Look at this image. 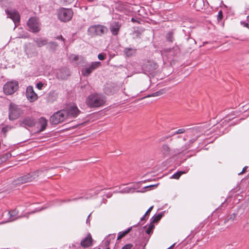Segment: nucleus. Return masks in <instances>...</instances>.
I'll return each instance as SVG.
<instances>
[{"label": "nucleus", "mask_w": 249, "mask_h": 249, "mask_svg": "<svg viewBox=\"0 0 249 249\" xmlns=\"http://www.w3.org/2000/svg\"><path fill=\"white\" fill-rule=\"evenodd\" d=\"M92 240L91 235L89 234L86 238L81 241V245L85 248L89 247L92 244Z\"/></svg>", "instance_id": "nucleus-18"}, {"label": "nucleus", "mask_w": 249, "mask_h": 249, "mask_svg": "<svg viewBox=\"0 0 249 249\" xmlns=\"http://www.w3.org/2000/svg\"><path fill=\"white\" fill-rule=\"evenodd\" d=\"M106 249H110V248H107Z\"/></svg>", "instance_id": "nucleus-60"}, {"label": "nucleus", "mask_w": 249, "mask_h": 249, "mask_svg": "<svg viewBox=\"0 0 249 249\" xmlns=\"http://www.w3.org/2000/svg\"><path fill=\"white\" fill-rule=\"evenodd\" d=\"M133 247V245L131 244H128L124 245L122 249H131Z\"/></svg>", "instance_id": "nucleus-35"}, {"label": "nucleus", "mask_w": 249, "mask_h": 249, "mask_svg": "<svg viewBox=\"0 0 249 249\" xmlns=\"http://www.w3.org/2000/svg\"><path fill=\"white\" fill-rule=\"evenodd\" d=\"M154 228V224L151 222L146 231V233H147L148 234H150V233H151Z\"/></svg>", "instance_id": "nucleus-29"}, {"label": "nucleus", "mask_w": 249, "mask_h": 249, "mask_svg": "<svg viewBox=\"0 0 249 249\" xmlns=\"http://www.w3.org/2000/svg\"><path fill=\"white\" fill-rule=\"evenodd\" d=\"M106 55L103 53H100L98 55V58L100 60H103L105 58Z\"/></svg>", "instance_id": "nucleus-34"}, {"label": "nucleus", "mask_w": 249, "mask_h": 249, "mask_svg": "<svg viewBox=\"0 0 249 249\" xmlns=\"http://www.w3.org/2000/svg\"><path fill=\"white\" fill-rule=\"evenodd\" d=\"M165 92H166V90L165 89H161L157 92H155L152 94L148 95L145 97L159 96H160L161 95L164 94L165 93Z\"/></svg>", "instance_id": "nucleus-20"}, {"label": "nucleus", "mask_w": 249, "mask_h": 249, "mask_svg": "<svg viewBox=\"0 0 249 249\" xmlns=\"http://www.w3.org/2000/svg\"><path fill=\"white\" fill-rule=\"evenodd\" d=\"M175 244L172 245L171 246H170L168 249H172V248L174 246Z\"/></svg>", "instance_id": "nucleus-50"}, {"label": "nucleus", "mask_w": 249, "mask_h": 249, "mask_svg": "<svg viewBox=\"0 0 249 249\" xmlns=\"http://www.w3.org/2000/svg\"><path fill=\"white\" fill-rule=\"evenodd\" d=\"M197 139V137H196L195 138H193L192 139L190 140V141H189L190 143H193L195 141H196V140Z\"/></svg>", "instance_id": "nucleus-45"}, {"label": "nucleus", "mask_w": 249, "mask_h": 249, "mask_svg": "<svg viewBox=\"0 0 249 249\" xmlns=\"http://www.w3.org/2000/svg\"><path fill=\"white\" fill-rule=\"evenodd\" d=\"M195 132H196V129H192L190 131H189L188 133V136H191L192 135V134H194Z\"/></svg>", "instance_id": "nucleus-41"}, {"label": "nucleus", "mask_w": 249, "mask_h": 249, "mask_svg": "<svg viewBox=\"0 0 249 249\" xmlns=\"http://www.w3.org/2000/svg\"><path fill=\"white\" fill-rule=\"evenodd\" d=\"M169 137H170V136H167L166 137H162L159 140V141H160V142H161L165 141L167 139L169 138Z\"/></svg>", "instance_id": "nucleus-44"}, {"label": "nucleus", "mask_w": 249, "mask_h": 249, "mask_svg": "<svg viewBox=\"0 0 249 249\" xmlns=\"http://www.w3.org/2000/svg\"><path fill=\"white\" fill-rule=\"evenodd\" d=\"M95 194H96L95 193V192H94V193H91L90 194V195H95Z\"/></svg>", "instance_id": "nucleus-52"}, {"label": "nucleus", "mask_w": 249, "mask_h": 249, "mask_svg": "<svg viewBox=\"0 0 249 249\" xmlns=\"http://www.w3.org/2000/svg\"><path fill=\"white\" fill-rule=\"evenodd\" d=\"M67 111L64 110H60L54 113L50 118L52 124H56L62 122L67 119Z\"/></svg>", "instance_id": "nucleus-7"}, {"label": "nucleus", "mask_w": 249, "mask_h": 249, "mask_svg": "<svg viewBox=\"0 0 249 249\" xmlns=\"http://www.w3.org/2000/svg\"><path fill=\"white\" fill-rule=\"evenodd\" d=\"M67 111V118H72L76 117L80 113V111L75 105H71L64 109Z\"/></svg>", "instance_id": "nucleus-11"}, {"label": "nucleus", "mask_w": 249, "mask_h": 249, "mask_svg": "<svg viewBox=\"0 0 249 249\" xmlns=\"http://www.w3.org/2000/svg\"><path fill=\"white\" fill-rule=\"evenodd\" d=\"M35 119L32 117H26L20 122V125L25 127H33L35 125Z\"/></svg>", "instance_id": "nucleus-13"}, {"label": "nucleus", "mask_w": 249, "mask_h": 249, "mask_svg": "<svg viewBox=\"0 0 249 249\" xmlns=\"http://www.w3.org/2000/svg\"><path fill=\"white\" fill-rule=\"evenodd\" d=\"M243 229L249 232V223L247 222L243 225Z\"/></svg>", "instance_id": "nucleus-33"}, {"label": "nucleus", "mask_w": 249, "mask_h": 249, "mask_svg": "<svg viewBox=\"0 0 249 249\" xmlns=\"http://www.w3.org/2000/svg\"><path fill=\"white\" fill-rule=\"evenodd\" d=\"M133 190V188H129V187H125L123 189L121 190L120 191V193H129L131 192V191Z\"/></svg>", "instance_id": "nucleus-31"}, {"label": "nucleus", "mask_w": 249, "mask_h": 249, "mask_svg": "<svg viewBox=\"0 0 249 249\" xmlns=\"http://www.w3.org/2000/svg\"><path fill=\"white\" fill-rule=\"evenodd\" d=\"M101 66V63L97 61L92 62L89 64H87L82 68V74L84 76L88 77L93 71L99 68Z\"/></svg>", "instance_id": "nucleus-4"}, {"label": "nucleus", "mask_w": 249, "mask_h": 249, "mask_svg": "<svg viewBox=\"0 0 249 249\" xmlns=\"http://www.w3.org/2000/svg\"><path fill=\"white\" fill-rule=\"evenodd\" d=\"M183 140L186 141V138H184Z\"/></svg>", "instance_id": "nucleus-58"}, {"label": "nucleus", "mask_w": 249, "mask_h": 249, "mask_svg": "<svg viewBox=\"0 0 249 249\" xmlns=\"http://www.w3.org/2000/svg\"><path fill=\"white\" fill-rule=\"evenodd\" d=\"M11 157V154L9 153H7L4 154L1 158H0V160H1L2 163L6 161L8 159Z\"/></svg>", "instance_id": "nucleus-25"}, {"label": "nucleus", "mask_w": 249, "mask_h": 249, "mask_svg": "<svg viewBox=\"0 0 249 249\" xmlns=\"http://www.w3.org/2000/svg\"><path fill=\"white\" fill-rule=\"evenodd\" d=\"M124 53L127 56H130L135 53V50L131 48H126L124 50Z\"/></svg>", "instance_id": "nucleus-22"}, {"label": "nucleus", "mask_w": 249, "mask_h": 249, "mask_svg": "<svg viewBox=\"0 0 249 249\" xmlns=\"http://www.w3.org/2000/svg\"><path fill=\"white\" fill-rule=\"evenodd\" d=\"M27 26L29 30L33 33H37L40 30V24L36 18H30L27 22Z\"/></svg>", "instance_id": "nucleus-10"}, {"label": "nucleus", "mask_w": 249, "mask_h": 249, "mask_svg": "<svg viewBox=\"0 0 249 249\" xmlns=\"http://www.w3.org/2000/svg\"><path fill=\"white\" fill-rule=\"evenodd\" d=\"M89 216H90V214H89V215H88V218H89ZM88 219H89V218H88V219H87V223L88 222Z\"/></svg>", "instance_id": "nucleus-53"}, {"label": "nucleus", "mask_w": 249, "mask_h": 249, "mask_svg": "<svg viewBox=\"0 0 249 249\" xmlns=\"http://www.w3.org/2000/svg\"><path fill=\"white\" fill-rule=\"evenodd\" d=\"M88 1H93V0H88Z\"/></svg>", "instance_id": "nucleus-55"}, {"label": "nucleus", "mask_w": 249, "mask_h": 249, "mask_svg": "<svg viewBox=\"0 0 249 249\" xmlns=\"http://www.w3.org/2000/svg\"><path fill=\"white\" fill-rule=\"evenodd\" d=\"M199 1L198 0H197L196 2L195 3V4H196L197 2H198Z\"/></svg>", "instance_id": "nucleus-54"}, {"label": "nucleus", "mask_w": 249, "mask_h": 249, "mask_svg": "<svg viewBox=\"0 0 249 249\" xmlns=\"http://www.w3.org/2000/svg\"><path fill=\"white\" fill-rule=\"evenodd\" d=\"M64 71L66 73V74L65 75H60V77L61 79H65L66 77L69 75V71L66 69H62L60 70V73H62V71Z\"/></svg>", "instance_id": "nucleus-30"}, {"label": "nucleus", "mask_w": 249, "mask_h": 249, "mask_svg": "<svg viewBox=\"0 0 249 249\" xmlns=\"http://www.w3.org/2000/svg\"><path fill=\"white\" fill-rule=\"evenodd\" d=\"M23 114L22 110L18 107L14 103H11L9 105V118L11 120H14L18 118Z\"/></svg>", "instance_id": "nucleus-6"}, {"label": "nucleus", "mask_w": 249, "mask_h": 249, "mask_svg": "<svg viewBox=\"0 0 249 249\" xmlns=\"http://www.w3.org/2000/svg\"><path fill=\"white\" fill-rule=\"evenodd\" d=\"M39 123L41 126L39 131H43L47 125V120L45 118L41 117L39 120Z\"/></svg>", "instance_id": "nucleus-19"}, {"label": "nucleus", "mask_w": 249, "mask_h": 249, "mask_svg": "<svg viewBox=\"0 0 249 249\" xmlns=\"http://www.w3.org/2000/svg\"><path fill=\"white\" fill-rule=\"evenodd\" d=\"M132 21H134V19H133V18H132Z\"/></svg>", "instance_id": "nucleus-59"}, {"label": "nucleus", "mask_w": 249, "mask_h": 249, "mask_svg": "<svg viewBox=\"0 0 249 249\" xmlns=\"http://www.w3.org/2000/svg\"><path fill=\"white\" fill-rule=\"evenodd\" d=\"M186 172L185 171H179L178 172L174 174H173L171 177L172 178L174 179H178L181 175L183 174H185Z\"/></svg>", "instance_id": "nucleus-26"}, {"label": "nucleus", "mask_w": 249, "mask_h": 249, "mask_svg": "<svg viewBox=\"0 0 249 249\" xmlns=\"http://www.w3.org/2000/svg\"><path fill=\"white\" fill-rule=\"evenodd\" d=\"M153 206H151L148 209V210L146 211V212L145 213V215H146L147 214H148L149 213H150V212L152 211V210L153 209Z\"/></svg>", "instance_id": "nucleus-43"}, {"label": "nucleus", "mask_w": 249, "mask_h": 249, "mask_svg": "<svg viewBox=\"0 0 249 249\" xmlns=\"http://www.w3.org/2000/svg\"><path fill=\"white\" fill-rule=\"evenodd\" d=\"M58 18L63 22L70 21L73 16V11L71 9L61 8L57 11Z\"/></svg>", "instance_id": "nucleus-5"}, {"label": "nucleus", "mask_w": 249, "mask_h": 249, "mask_svg": "<svg viewBox=\"0 0 249 249\" xmlns=\"http://www.w3.org/2000/svg\"><path fill=\"white\" fill-rule=\"evenodd\" d=\"M157 186V184H155V185H150V186H149V187H156Z\"/></svg>", "instance_id": "nucleus-51"}, {"label": "nucleus", "mask_w": 249, "mask_h": 249, "mask_svg": "<svg viewBox=\"0 0 249 249\" xmlns=\"http://www.w3.org/2000/svg\"><path fill=\"white\" fill-rule=\"evenodd\" d=\"M241 24L245 27H248L249 24L244 22L241 21Z\"/></svg>", "instance_id": "nucleus-46"}, {"label": "nucleus", "mask_w": 249, "mask_h": 249, "mask_svg": "<svg viewBox=\"0 0 249 249\" xmlns=\"http://www.w3.org/2000/svg\"><path fill=\"white\" fill-rule=\"evenodd\" d=\"M62 2H63L65 4H71V3L74 0H61Z\"/></svg>", "instance_id": "nucleus-38"}, {"label": "nucleus", "mask_w": 249, "mask_h": 249, "mask_svg": "<svg viewBox=\"0 0 249 249\" xmlns=\"http://www.w3.org/2000/svg\"><path fill=\"white\" fill-rule=\"evenodd\" d=\"M26 96L28 100L33 102L37 99L38 96L33 89L32 86H28L26 89Z\"/></svg>", "instance_id": "nucleus-12"}, {"label": "nucleus", "mask_w": 249, "mask_h": 249, "mask_svg": "<svg viewBox=\"0 0 249 249\" xmlns=\"http://www.w3.org/2000/svg\"><path fill=\"white\" fill-rule=\"evenodd\" d=\"M167 40L169 42H173L174 40V34L172 32H168L166 35Z\"/></svg>", "instance_id": "nucleus-24"}, {"label": "nucleus", "mask_w": 249, "mask_h": 249, "mask_svg": "<svg viewBox=\"0 0 249 249\" xmlns=\"http://www.w3.org/2000/svg\"><path fill=\"white\" fill-rule=\"evenodd\" d=\"M36 45L38 47H41L47 44V40L41 38L37 39L36 40Z\"/></svg>", "instance_id": "nucleus-23"}, {"label": "nucleus", "mask_w": 249, "mask_h": 249, "mask_svg": "<svg viewBox=\"0 0 249 249\" xmlns=\"http://www.w3.org/2000/svg\"><path fill=\"white\" fill-rule=\"evenodd\" d=\"M6 13L9 17L11 18L15 23L19 22L20 17L18 12L16 11H7Z\"/></svg>", "instance_id": "nucleus-15"}, {"label": "nucleus", "mask_w": 249, "mask_h": 249, "mask_svg": "<svg viewBox=\"0 0 249 249\" xmlns=\"http://www.w3.org/2000/svg\"><path fill=\"white\" fill-rule=\"evenodd\" d=\"M56 38L58 39H61L63 42H64L65 41V39L62 36H57Z\"/></svg>", "instance_id": "nucleus-47"}, {"label": "nucleus", "mask_w": 249, "mask_h": 249, "mask_svg": "<svg viewBox=\"0 0 249 249\" xmlns=\"http://www.w3.org/2000/svg\"><path fill=\"white\" fill-rule=\"evenodd\" d=\"M43 86V84L41 82H39V83H37L36 86V88L39 90L42 89Z\"/></svg>", "instance_id": "nucleus-39"}, {"label": "nucleus", "mask_w": 249, "mask_h": 249, "mask_svg": "<svg viewBox=\"0 0 249 249\" xmlns=\"http://www.w3.org/2000/svg\"><path fill=\"white\" fill-rule=\"evenodd\" d=\"M185 131V130L184 128H180L178 129L177 131L175 132L173 135H176V134H182Z\"/></svg>", "instance_id": "nucleus-32"}, {"label": "nucleus", "mask_w": 249, "mask_h": 249, "mask_svg": "<svg viewBox=\"0 0 249 249\" xmlns=\"http://www.w3.org/2000/svg\"><path fill=\"white\" fill-rule=\"evenodd\" d=\"M189 148V144L186 143L184 145V146H183L181 148L180 150L181 152H183V151L188 149Z\"/></svg>", "instance_id": "nucleus-36"}, {"label": "nucleus", "mask_w": 249, "mask_h": 249, "mask_svg": "<svg viewBox=\"0 0 249 249\" xmlns=\"http://www.w3.org/2000/svg\"><path fill=\"white\" fill-rule=\"evenodd\" d=\"M158 67V64L153 61H147L145 62L142 66V70L144 73L148 75L153 73Z\"/></svg>", "instance_id": "nucleus-8"}, {"label": "nucleus", "mask_w": 249, "mask_h": 249, "mask_svg": "<svg viewBox=\"0 0 249 249\" xmlns=\"http://www.w3.org/2000/svg\"><path fill=\"white\" fill-rule=\"evenodd\" d=\"M171 151V148L167 144H163L160 149V152L164 158L170 155Z\"/></svg>", "instance_id": "nucleus-16"}, {"label": "nucleus", "mask_w": 249, "mask_h": 249, "mask_svg": "<svg viewBox=\"0 0 249 249\" xmlns=\"http://www.w3.org/2000/svg\"><path fill=\"white\" fill-rule=\"evenodd\" d=\"M18 88V83L12 81L6 83L3 87V91L7 95L13 94Z\"/></svg>", "instance_id": "nucleus-9"}, {"label": "nucleus", "mask_w": 249, "mask_h": 249, "mask_svg": "<svg viewBox=\"0 0 249 249\" xmlns=\"http://www.w3.org/2000/svg\"><path fill=\"white\" fill-rule=\"evenodd\" d=\"M131 230H132V227H129L125 231L119 232L118 236L117 237V240H120L123 237L125 236L127 234H128L131 231Z\"/></svg>", "instance_id": "nucleus-21"}, {"label": "nucleus", "mask_w": 249, "mask_h": 249, "mask_svg": "<svg viewBox=\"0 0 249 249\" xmlns=\"http://www.w3.org/2000/svg\"><path fill=\"white\" fill-rule=\"evenodd\" d=\"M121 24L119 22L113 21L110 25V30L112 34L114 36H116L118 34Z\"/></svg>", "instance_id": "nucleus-14"}, {"label": "nucleus", "mask_w": 249, "mask_h": 249, "mask_svg": "<svg viewBox=\"0 0 249 249\" xmlns=\"http://www.w3.org/2000/svg\"><path fill=\"white\" fill-rule=\"evenodd\" d=\"M44 208H41V209H39L38 211H41V210H43Z\"/></svg>", "instance_id": "nucleus-56"}, {"label": "nucleus", "mask_w": 249, "mask_h": 249, "mask_svg": "<svg viewBox=\"0 0 249 249\" xmlns=\"http://www.w3.org/2000/svg\"><path fill=\"white\" fill-rule=\"evenodd\" d=\"M108 32L107 28L102 25L90 26L88 29V32L90 35L101 36Z\"/></svg>", "instance_id": "nucleus-3"}, {"label": "nucleus", "mask_w": 249, "mask_h": 249, "mask_svg": "<svg viewBox=\"0 0 249 249\" xmlns=\"http://www.w3.org/2000/svg\"><path fill=\"white\" fill-rule=\"evenodd\" d=\"M18 213V212L16 209L9 211L8 213L9 216V218L4 223L12 222L18 219V217H17V215Z\"/></svg>", "instance_id": "nucleus-17"}, {"label": "nucleus", "mask_w": 249, "mask_h": 249, "mask_svg": "<svg viewBox=\"0 0 249 249\" xmlns=\"http://www.w3.org/2000/svg\"><path fill=\"white\" fill-rule=\"evenodd\" d=\"M41 172V171H36L18 178L13 181V184L14 185H18L32 181L36 178L39 176V173Z\"/></svg>", "instance_id": "nucleus-2"}, {"label": "nucleus", "mask_w": 249, "mask_h": 249, "mask_svg": "<svg viewBox=\"0 0 249 249\" xmlns=\"http://www.w3.org/2000/svg\"><path fill=\"white\" fill-rule=\"evenodd\" d=\"M146 216V215H145V214L141 218V221H143V220H144V218H145V217Z\"/></svg>", "instance_id": "nucleus-49"}, {"label": "nucleus", "mask_w": 249, "mask_h": 249, "mask_svg": "<svg viewBox=\"0 0 249 249\" xmlns=\"http://www.w3.org/2000/svg\"><path fill=\"white\" fill-rule=\"evenodd\" d=\"M105 98L99 94H91L86 99V104L90 107H97L103 106L105 103Z\"/></svg>", "instance_id": "nucleus-1"}, {"label": "nucleus", "mask_w": 249, "mask_h": 249, "mask_svg": "<svg viewBox=\"0 0 249 249\" xmlns=\"http://www.w3.org/2000/svg\"><path fill=\"white\" fill-rule=\"evenodd\" d=\"M223 17L222 12L221 11H219L217 15V19L218 20H221Z\"/></svg>", "instance_id": "nucleus-37"}, {"label": "nucleus", "mask_w": 249, "mask_h": 249, "mask_svg": "<svg viewBox=\"0 0 249 249\" xmlns=\"http://www.w3.org/2000/svg\"><path fill=\"white\" fill-rule=\"evenodd\" d=\"M78 56H76V55H74L73 58V59L74 60H78Z\"/></svg>", "instance_id": "nucleus-48"}, {"label": "nucleus", "mask_w": 249, "mask_h": 249, "mask_svg": "<svg viewBox=\"0 0 249 249\" xmlns=\"http://www.w3.org/2000/svg\"><path fill=\"white\" fill-rule=\"evenodd\" d=\"M58 46V44L55 42H50L48 45V47L52 50H54Z\"/></svg>", "instance_id": "nucleus-28"}, {"label": "nucleus", "mask_w": 249, "mask_h": 249, "mask_svg": "<svg viewBox=\"0 0 249 249\" xmlns=\"http://www.w3.org/2000/svg\"><path fill=\"white\" fill-rule=\"evenodd\" d=\"M248 166H245V167L243 168V169L242 171L240 173H239L238 174V175H241V174H242L244 173L246 171V170H247V169H248Z\"/></svg>", "instance_id": "nucleus-42"}, {"label": "nucleus", "mask_w": 249, "mask_h": 249, "mask_svg": "<svg viewBox=\"0 0 249 249\" xmlns=\"http://www.w3.org/2000/svg\"><path fill=\"white\" fill-rule=\"evenodd\" d=\"M2 163L1 160H0V164Z\"/></svg>", "instance_id": "nucleus-57"}, {"label": "nucleus", "mask_w": 249, "mask_h": 249, "mask_svg": "<svg viewBox=\"0 0 249 249\" xmlns=\"http://www.w3.org/2000/svg\"><path fill=\"white\" fill-rule=\"evenodd\" d=\"M8 130L9 128L7 126L3 127L2 129V132H3L4 135H5L6 133L8 131Z\"/></svg>", "instance_id": "nucleus-40"}, {"label": "nucleus", "mask_w": 249, "mask_h": 249, "mask_svg": "<svg viewBox=\"0 0 249 249\" xmlns=\"http://www.w3.org/2000/svg\"><path fill=\"white\" fill-rule=\"evenodd\" d=\"M162 217V214L160 213L157 215H155L152 217V223H154L158 222Z\"/></svg>", "instance_id": "nucleus-27"}]
</instances>
